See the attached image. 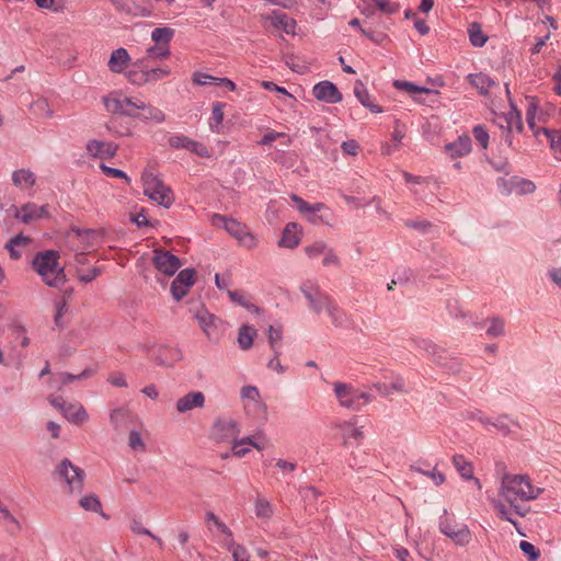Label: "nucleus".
Here are the masks:
<instances>
[{
    "label": "nucleus",
    "instance_id": "1",
    "mask_svg": "<svg viewBox=\"0 0 561 561\" xmlns=\"http://www.w3.org/2000/svg\"><path fill=\"white\" fill-rule=\"evenodd\" d=\"M33 267L49 287L59 288L67 283L65 268L59 263L57 251L47 250L37 253L33 260Z\"/></svg>",
    "mask_w": 561,
    "mask_h": 561
},
{
    "label": "nucleus",
    "instance_id": "2",
    "mask_svg": "<svg viewBox=\"0 0 561 561\" xmlns=\"http://www.w3.org/2000/svg\"><path fill=\"white\" fill-rule=\"evenodd\" d=\"M539 493L540 490L531 485L527 476H505L502 480L501 495L518 515H524V513L519 511L516 502L534 500Z\"/></svg>",
    "mask_w": 561,
    "mask_h": 561
},
{
    "label": "nucleus",
    "instance_id": "3",
    "mask_svg": "<svg viewBox=\"0 0 561 561\" xmlns=\"http://www.w3.org/2000/svg\"><path fill=\"white\" fill-rule=\"evenodd\" d=\"M104 237V230L70 228L66 233L68 251H89Z\"/></svg>",
    "mask_w": 561,
    "mask_h": 561
},
{
    "label": "nucleus",
    "instance_id": "4",
    "mask_svg": "<svg viewBox=\"0 0 561 561\" xmlns=\"http://www.w3.org/2000/svg\"><path fill=\"white\" fill-rule=\"evenodd\" d=\"M144 194L158 205L170 208L174 202L171 188L152 173L142 175Z\"/></svg>",
    "mask_w": 561,
    "mask_h": 561
},
{
    "label": "nucleus",
    "instance_id": "5",
    "mask_svg": "<svg viewBox=\"0 0 561 561\" xmlns=\"http://www.w3.org/2000/svg\"><path fill=\"white\" fill-rule=\"evenodd\" d=\"M440 530L447 536L456 546H468L471 540V531L465 520L455 515L447 516L440 523Z\"/></svg>",
    "mask_w": 561,
    "mask_h": 561
},
{
    "label": "nucleus",
    "instance_id": "6",
    "mask_svg": "<svg viewBox=\"0 0 561 561\" xmlns=\"http://www.w3.org/2000/svg\"><path fill=\"white\" fill-rule=\"evenodd\" d=\"M214 225H222L226 231L236 238L239 243L248 249H253L257 244V240L244 225L237 221L236 219L226 218L221 215H215L213 217Z\"/></svg>",
    "mask_w": 561,
    "mask_h": 561
},
{
    "label": "nucleus",
    "instance_id": "7",
    "mask_svg": "<svg viewBox=\"0 0 561 561\" xmlns=\"http://www.w3.org/2000/svg\"><path fill=\"white\" fill-rule=\"evenodd\" d=\"M107 112L129 117H140L139 108H145L146 103L130 98L110 96L104 99Z\"/></svg>",
    "mask_w": 561,
    "mask_h": 561
},
{
    "label": "nucleus",
    "instance_id": "8",
    "mask_svg": "<svg viewBox=\"0 0 561 561\" xmlns=\"http://www.w3.org/2000/svg\"><path fill=\"white\" fill-rule=\"evenodd\" d=\"M59 477L66 482L70 492H81L84 483V471L72 465L69 459H64L58 468Z\"/></svg>",
    "mask_w": 561,
    "mask_h": 561
},
{
    "label": "nucleus",
    "instance_id": "9",
    "mask_svg": "<svg viewBox=\"0 0 561 561\" xmlns=\"http://www.w3.org/2000/svg\"><path fill=\"white\" fill-rule=\"evenodd\" d=\"M152 263L154 267L167 276H172L181 267V261L178 256L162 249H154Z\"/></svg>",
    "mask_w": 561,
    "mask_h": 561
},
{
    "label": "nucleus",
    "instance_id": "10",
    "mask_svg": "<svg viewBox=\"0 0 561 561\" xmlns=\"http://www.w3.org/2000/svg\"><path fill=\"white\" fill-rule=\"evenodd\" d=\"M196 271L194 268L182 270L171 284V293L175 300H181L194 285Z\"/></svg>",
    "mask_w": 561,
    "mask_h": 561
},
{
    "label": "nucleus",
    "instance_id": "11",
    "mask_svg": "<svg viewBox=\"0 0 561 561\" xmlns=\"http://www.w3.org/2000/svg\"><path fill=\"white\" fill-rule=\"evenodd\" d=\"M239 434L238 423L233 420H218L213 427V436L218 442H234Z\"/></svg>",
    "mask_w": 561,
    "mask_h": 561
},
{
    "label": "nucleus",
    "instance_id": "12",
    "mask_svg": "<svg viewBox=\"0 0 561 561\" xmlns=\"http://www.w3.org/2000/svg\"><path fill=\"white\" fill-rule=\"evenodd\" d=\"M270 21L271 25L276 30H282L284 33L290 36L298 35V23L294 18L282 13L279 11H273L271 14L264 18Z\"/></svg>",
    "mask_w": 561,
    "mask_h": 561
},
{
    "label": "nucleus",
    "instance_id": "13",
    "mask_svg": "<svg viewBox=\"0 0 561 561\" xmlns=\"http://www.w3.org/2000/svg\"><path fill=\"white\" fill-rule=\"evenodd\" d=\"M312 93L318 101L325 103H339L342 101V94L330 81H321L313 87Z\"/></svg>",
    "mask_w": 561,
    "mask_h": 561
},
{
    "label": "nucleus",
    "instance_id": "14",
    "mask_svg": "<svg viewBox=\"0 0 561 561\" xmlns=\"http://www.w3.org/2000/svg\"><path fill=\"white\" fill-rule=\"evenodd\" d=\"M48 216L47 206H36L35 204H24L20 209L15 210L14 217L24 224L37 220Z\"/></svg>",
    "mask_w": 561,
    "mask_h": 561
},
{
    "label": "nucleus",
    "instance_id": "15",
    "mask_svg": "<svg viewBox=\"0 0 561 561\" xmlns=\"http://www.w3.org/2000/svg\"><path fill=\"white\" fill-rule=\"evenodd\" d=\"M170 144L174 148H184L203 158H210L207 147L201 142L194 141L185 136H176L170 139Z\"/></svg>",
    "mask_w": 561,
    "mask_h": 561
},
{
    "label": "nucleus",
    "instance_id": "16",
    "mask_svg": "<svg viewBox=\"0 0 561 561\" xmlns=\"http://www.w3.org/2000/svg\"><path fill=\"white\" fill-rule=\"evenodd\" d=\"M302 228L296 222L285 226L278 245L287 249H295L301 241Z\"/></svg>",
    "mask_w": 561,
    "mask_h": 561
},
{
    "label": "nucleus",
    "instance_id": "17",
    "mask_svg": "<svg viewBox=\"0 0 561 561\" xmlns=\"http://www.w3.org/2000/svg\"><path fill=\"white\" fill-rule=\"evenodd\" d=\"M170 75V69L168 68H154L147 71H142L140 73L136 71H129L128 78L133 83L141 84L153 81H159Z\"/></svg>",
    "mask_w": 561,
    "mask_h": 561
},
{
    "label": "nucleus",
    "instance_id": "18",
    "mask_svg": "<svg viewBox=\"0 0 561 561\" xmlns=\"http://www.w3.org/2000/svg\"><path fill=\"white\" fill-rule=\"evenodd\" d=\"M62 415L68 422L77 426L83 425L89 421L87 409L79 403H67V407L62 409Z\"/></svg>",
    "mask_w": 561,
    "mask_h": 561
},
{
    "label": "nucleus",
    "instance_id": "19",
    "mask_svg": "<svg viewBox=\"0 0 561 561\" xmlns=\"http://www.w3.org/2000/svg\"><path fill=\"white\" fill-rule=\"evenodd\" d=\"M502 181H503L504 190L508 194L520 195V194L531 193L535 190V185L533 182L524 180V179H518L516 176H510V178L503 179Z\"/></svg>",
    "mask_w": 561,
    "mask_h": 561
},
{
    "label": "nucleus",
    "instance_id": "20",
    "mask_svg": "<svg viewBox=\"0 0 561 561\" xmlns=\"http://www.w3.org/2000/svg\"><path fill=\"white\" fill-rule=\"evenodd\" d=\"M204 403L205 396L202 392H190L176 401V410L184 413L194 408H202Z\"/></svg>",
    "mask_w": 561,
    "mask_h": 561
},
{
    "label": "nucleus",
    "instance_id": "21",
    "mask_svg": "<svg viewBox=\"0 0 561 561\" xmlns=\"http://www.w3.org/2000/svg\"><path fill=\"white\" fill-rule=\"evenodd\" d=\"M339 428L342 432L344 446H352L354 443H358L364 436L362 427L356 426L354 422L341 423L339 424Z\"/></svg>",
    "mask_w": 561,
    "mask_h": 561
},
{
    "label": "nucleus",
    "instance_id": "22",
    "mask_svg": "<svg viewBox=\"0 0 561 561\" xmlns=\"http://www.w3.org/2000/svg\"><path fill=\"white\" fill-rule=\"evenodd\" d=\"M129 62V54L125 48L121 47L112 51L108 60V68L114 73H121L127 68Z\"/></svg>",
    "mask_w": 561,
    "mask_h": 561
},
{
    "label": "nucleus",
    "instance_id": "23",
    "mask_svg": "<svg viewBox=\"0 0 561 561\" xmlns=\"http://www.w3.org/2000/svg\"><path fill=\"white\" fill-rule=\"evenodd\" d=\"M87 150L92 157L111 158L116 153L117 146L112 142L91 140L87 145Z\"/></svg>",
    "mask_w": 561,
    "mask_h": 561
},
{
    "label": "nucleus",
    "instance_id": "24",
    "mask_svg": "<svg viewBox=\"0 0 561 561\" xmlns=\"http://www.w3.org/2000/svg\"><path fill=\"white\" fill-rule=\"evenodd\" d=\"M291 201L296 204L298 210L312 224L317 222L316 213L324 208L322 203L310 205L297 195H291Z\"/></svg>",
    "mask_w": 561,
    "mask_h": 561
},
{
    "label": "nucleus",
    "instance_id": "25",
    "mask_svg": "<svg viewBox=\"0 0 561 561\" xmlns=\"http://www.w3.org/2000/svg\"><path fill=\"white\" fill-rule=\"evenodd\" d=\"M354 94L356 95L358 101L362 103V105L367 107L368 110H370L373 113H375V114L382 113L381 106L374 104L370 101V95H369L365 84L363 83V81H360V80L356 81L355 87H354Z\"/></svg>",
    "mask_w": 561,
    "mask_h": 561
},
{
    "label": "nucleus",
    "instance_id": "26",
    "mask_svg": "<svg viewBox=\"0 0 561 561\" xmlns=\"http://www.w3.org/2000/svg\"><path fill=\"white\" fill-rule=\"evenodd\" d=\"M80 507L85 512L99 514L107 519L108 516L103 511V505L99 496L95 494H85L79 500Z\"/></svg>",
    "mask_w": 561,
    "mask_h": 561
},
{
    "label": "nucleus",
    "instance_id": "27",
    "mask_svg": "<svg viewBox=\"0 0 561 561\" xmlns=\"http://www.w3.org/2000/svg\"><path fill=\"white\" fill-rule=\"evenodd\" d=\"M446 150L450 152L451 158L466 156L471 151V139L466 135L460 136L454 142L446 145Z\"/></svg>",
    "mask_w": 561,
    "mask_h": 561
},
{
    "label": "nucleus",
    "instance_id": "28",
    "mask_svg": "<svg viewBox=\"0 0 561 561\" xmlns=\"http://www.w3.org/2000/svg\"><path fill=\"white\" fill-rule=\"evenodd\" d=\"M12 181L16 187L26 190L35 185L36 176L28 169H19L12 173Z\"/></svg>",
    "mask_w": 561,
    "mask_h": 561
},
{
    "label": "nucleus",
    "instance_id": "29",
    "mask_svg": "<svg viewBox=\"0 0 561 561\" xmlns=\"http://www.w3.org/2000/svg\"><path fill=\"white\" fill-rule=\"evenodd\" d=\"M195 318L203 331L210 336L216 329V318L214 314L209 313L208 310L202 307L196 311Z\"/></svg>",
    "mask_w": 561,
    "mask_h": 561
},
{
    "label": "nucleus",
    "instance_id": "30",
    "mask_svg": "<svg viewBox=\"0 0 561 561\" xmlns=\"http://www.w3.org/2000/svg\"><path fill=\"white\" fill-rule=\"evenodd\" d=\"M254 514L259 519L270 520L274 515V507L267 499L257 496L254 502Z\"/></svg>",
    "mask_w": 561,
    "mask_h": 561
},
{
    "label": "nucleus",
    "instance_id": "31",
    "mask_svg": "<svg viewBox=\"0 0 561 561\" xmlns=\"http://www.w3.org/2000/svg\"><path fill=\"white\" fill-rule=\"evenodd\" d=\"M257 335V331L249 324H244L239 329L238 344L242 350H249L253 345V340Z\"/></svg>",
    "mask_w": 561,
    "mask_h": 561
},
{
    "label": "nucleus",
    "instance_id": "32",
    "mask_svg": "<svg viewBox=\"0 0 561 561\" xmlns=\"http://www.w3.org/2000/svg\"><path fill=\"white\" fill-rule=\"evenodd\" d=\"M30 242L31 239L27 236L20 233L9 240L5 244V249L9 251L11 259L18 260L21 257V252L16 248L26 247Z\"/></svg>",
    "mask_w": 561,
    "mask_h": 561
},
{
    "label": "nucleus",
    "instance_id": "33",
    "mask_svg": "<svg viewBox=\"0 0 561 561\" xmlns=\"http://www.w3.org/2000/svg\"><path fill=\"white\" fill-rule=\"evenodd\" d=\"M334 390H335L336 397L339 398L342 407H344V408L353 407L354 398L352 396L350 386L342 383V382H336L334 385Z\"/></svg>",
    "mask_w": 561,
    "mask_h": 561
},
{
    "label": "nucleus",
    "instance_id": "34",
    "mask_svg": "<svg viewBox=\"0 0 561 561\" xmlns=\"http://www.w3.org/2000/svg\"><path fill=\"white\" fill-rule=\"evenodd\" d=\"M244 445L252 446L259 450L263 448V446H260L252 437H247L240 440H234L232 444V453L233 455L238 457L244 456L247 453L250 451L249 447H244Z\"/></svg>",
    "mask_w": 561,
    "mask_h": 561
},
{
    "label": "nucleus",
    "instance_id": "35",
    "mask_svg": "<svg viewBox=\"0 0 561 561\" xmlns=\"http://www.w3.org/2000/svg\"><path fill=\"white\" fill-rule=\"evenodd\" d=\"M537 105L535 103H531L529 105V108L527 111V124L529 126V128L533 130L534 133V136L539 140L541 141V137H542V129H545L543 127H539L537 125V121H540L539 118H537Z\"/></svg>",
    "mask_w": 561,
    "mask_h": 561
},
{
    "label": "nucleus",
    "instance_id": "36",
    "mask_svg": "<svg viewBox=\"0 0 561 561\" xmlns=\"http://www.w3.org/2000/svg\"><path fill=\"white\" fill-rule=\"evenodd\" d=\"M173 35L174 30L171 27H157L152 31L151 38L157 43V45L169 46Z\"/></svg>",
    "mask_w": 561,
    "mask_h": 561
},
{
    "label": "nucleus",
    "instance_id": "37",
    "mask_svg": "<svg viewBox=\"0 0 561 561\" xmlns=\"http://www.w3.org/2000/svg\"><path fill=\"white\" fill-rule=\"evenodd\" d=\"M468 33L470 42L473 46L481 47L488 41V37L482 33L480 24L476 22L469 25Z\"/></svg>",
    "mask_w": 561,
    "mask_h": 561
},
{
    "label": "nucleus",
    "instance_id": "38",
    "mask_svg": "<svg viewBox=\"0 0 561 561\" xmlns=\"http://www.w3.org/2000/svg\"><path fill=\"white\" fill-rule=\"evenodd\" d=\"M394 87L399 90H403V91L408 92L409 94H415V93H426V94L435 93V94H437L438 93L435 90H432V89H428L425 87H419V85H415L408 81H396Z\"/></svg>",
    "mask_w": 561,
    "mask_h": 561
},
{
    "label": "nucleus",
    "instance_id": "39",
    "mask_svg": "<svg viewBox=\"0 0 561 561\" xmlns=\"http://www.w3.org/2000/svg\"><path fill=\"white\" fill-rule=\"evenodd\" d=\"M453 461L462 478L473 479V469L469 461H467L462 456H455Z\"/></svg>",
    "mask_w": 561,
    "mask_h": 561
},
{
    "label": "nucleus",
    "instance_id": "40",
    "mask_svg": "<svg viewBox=\"0 0 561 561\" xmlns=\"http://www.w3.org/2000/svg\"><path fill=\"white\" fill-rule=\"evenodd\" d=\"M139 111L144 112V114L140 115V117H142L144 119L153 121L156 123H162L165 119V115L161 110L153 107L147 103L146 107L139 108Z\"/></svg>",
    "mask_w": 561,
    "mask_h": 561
},
{
    "label": "nucleus",
    "instance_id": "41",
    "mask_svg": "<svg viewBox=\"0 0 561 561\" xmlns=\"http://www.w3.org/2000/svg\"><path fill=\"white\" fill-rule=\"evenodd\" d=\"M504 119L506 122V128L508 131H512L514 128H516L518 131L522 130V118L515 106L512 105Z\"/></svg>",
    "mask_w": 561,
    "mask_h": 561
},
{
    "label": "nucleus",
    "instance_id": "42",
    "mask_svg": "<svg viewBox=\"0 0 561 561\" xmlns=\"http://www.w3.org/2000/svg\"><path fill=\"white\" fill-rule=\"evenodd\" d=\"M76 274L80 282L88 284L94 280L101 274V270L96 266L89 267L88 270L77 268Z\"/></svg>",
    "mask_w": 561,
    "mask_h": 561
},
{
    "label": "nucleus",
    "instance_id": "43",
    "mask_svg": "<svg viewBox=\"0 0 561 561\" xmlns=\"http://www.w3.org/2000/svg\"><path fill=\"white\" fill-rule=\"evenodd\" d=\"M470 82L477 87L482 93H486L489 88L492 84V81L490 78L485 75L478 73V75H471L469 77Z\"/></svg>",
    "mask_w": 561,
    "mask_h": 561
},
{
    "label": "nucleus",
    "instance_id": "44",
    "mask_svg": "<svg viewBox=\"0 0 561 561\" xmlns=\"http://www.w3.org/2000/svg\"><path fill=\"white\" fill-rule=\"evenodd\" d=\"M325 250L327 244L323 241H317L310 245H307L305 248V253L307 254L308 257L314 259L324 254Z\"/></svg>",
    "mask_w": 561,
    "mask_h": 561
},
{
    "label": "nucleus",
    "instance_id": "45",
    "mask_svg": "<svg viewBox=\"0 0 561 561\" xmlns=\"http://www.w3.org/2000/svg\"><path fill=\"white\" fill-rule=\"evenodd\" d=\"M229 549L232 553L233 561H250V553L243 546L231 545Z\"/></svg>",
    "mask_w": 561,
    "mask_h": 561
},
{
    "label": "nucleus",
    "instance_id": "46",
    "mask_svg": "<svg viewBox=\"0 0 561 561\" xmlns=\"http://www.w3.org/2000/svg\"><path fill=\"white\" fill-rule=\"evenodd\" d=\"M375 2L376 8L383 13L393 14L399 10V4L391 2V0H371Z\"/></svg>",
    "mask_w": 561,
    "mask_h": 561
},
{
    "label": "nucleus",
    "instance_id": "47",
    "mask_svg": "<svg viewBox=\"0 0 561 561\" xmlns=\"http://www.w3.org/2000/svg\"><path fill=\"white\" fill-rule=\"evenodd\" d=\"M542 137L550 142L551 148L561 151V131L551 133L548 129H542Z\"/></svg>",
    "mask_w": 561,
    "mask_h": 561
},
{
    "label": "nucleus",
    "instance_id": "48",
    "mask_svg": "<svg viewBox=\"0 0 561 561\" xmlns=\"http://www.w3.org/2000/svg\"><path fill=\"white\" fill-rule=\"evenodd\" d=\"M206 520L208 523H213L221 534L231 536L229 527L222 523L213 512H208L206 514Z\"/></svg>",
    "mask_w": 561,
    "mask_h": 561
},
{
    "label": "nucleus",
    "instance_id": "49",
    "mask_svg": "<svg viewBox=\"0 0 561 561\" xmlns=\"http://www.w3.org/2000/svg\"><path fill=\"white\" fill-rule=\"evenodd\" d=\"M519 549L528 556L529 561H537L539 558V550L528 541H520Z\"/></svg>",
    "mask_w": 561,
    "mask_h": 561
},
{
    "label": "nucleus",
    "instance_id": "50",
    "mask_svg": "<svg viewBox=\"0 0 561 561\" xmlns=\"http://www.w3.org/2000/svg\"><path fill=\"white\" fill-rule=\"evenodd\" d=\"M473 136L483 149L488 148L489 134L482 126H476L473 128Z\"/></svg>",
    "mask_w": 561,
    "mask_h": 561
},
{
    "label": "nucleus",
    "instance_id": "51",
    "mask_svg": "<svg viewBox=\"0 0 561 561\" xmlns=\"http://www.w3.org/2000/svg\"><path fill=\"white\" fill-rule=\"evenodd\" d=\"M228 295H229V297H230V299L232 301L238 302L239 305L243 306L244 308H247L249 310H252L254 312H259L260 311L259 307H256L254 305H251V304H248L245 301L244 297L242 295H240L238 291L229 290Z\"/></svg>",
    "mask_w": 561,
    "mask_h": 561
},
{
    "label": "nucleus",
    "instance_id": "52",
    "mask_svg": "<svg viewBox=\"0 0 561 561\" xmlns=\"http://www.w3.org/2000/svg\"><path fill=\"white\" fill-rule=\"evenodd\" d=\"M147 53L152 58H168L170 55V48L165 45H157L149 48Z\"/></svg>",
    "mask_w": 561,
    "mask_h": 561
},
{
    "label": "nucleus",
    "instance_id": "53",
    "mask_svg": "<svg viewBox=\"0 0 561 561\" xmlns=\"http://www.w3.org/2000/svg\"><path fill=\"white\" fill-rule=\"evenodd\" d=\"M241 397L244 400H250V401L257 403L259 399H260V393H259L257 388H255L253 386H245L241 390Z\"/></svg>",
    "mask_w": 561,
    "mask_h": 561
},
{
    "label": "nucleus",
    "instance_id": "54",
    "mask_svg": "<svg viewBox=\"0 0 561 561\" xmlns=\"http://www.w3.org/2000/svg\"><path fill=\"white\" fill-rule=\"evenodd\" d=\"M306 298L309 300L310 302V306L317 311L319 312L323 305H325L327 302V298L325 297H322L321 295H316L313 296L312 294L310 293H306Z\"/></svg>",
    "mask_w": 561,
    "mask_h": 561
},
{
    "label": "nucleus",
    "instance_id": "55",
    "mask_svg": "<svg viewBox=\"0 0 561 561\" xmlns=\"http://www.w3.org/2000/svg\"><path fill=\"white\" fill-rule=\"evenodd\" d=\"M193 82L195 84H198V85H206V84H209L211 82H217V78L211 77V76L206 75V73L196 72V73L193 75Z\"/></svg>",
    "mask_w": 561,
    "mask_h": 561
},
{
    "label": "nucleus",
    "instance_id": "56",
    "mask_svg": "<svg viewBox=\"0 0 561 561\" xmlns=\"http://www.w3.org/2000/svg\"><path fill=\"white\" fill-rule=\"evenodd\" d=\"M73 254V263L75 268H83V265L87 263V251H70Z\"/></svg>",
    "mask_w": 561,
    "mask_h": 561
},
{
    "label": "nucleus",
    "instance_id": "57",
    "mask_svg": "<svg viewBox=\"0 0 561 561\" xmlns=\"http://www.w3.org/2000/svg\"><path fill=\"white\" fill-rule=\"evenodd\" d=\"M129 446L133 449H144V442L138 432L131 431L129 433Z\"/></svg>",
    "mask_w": 561,
    "mask_h": 561
},
{
    "label": "nucleus",
    "instance_id": "58",
    "mask_svg": "<svg viewBox=\"0 0 561 561\" xmlns=\"http://www.w3.org/2000/svg\"><path fill=\"white\" fill-rule=\"evenodd\" d=\"M92 375V370L91 369H84L80 375L76 376V375H72V374H65L62 376V383L66 385L68 382H71L76 379H83V378H88Z\"/></svg>",
    "mask_w": 561,
    "mask_h": 561
},
{
    "label": "nucleus",
    "instance_id": "59",
    "mask_svg": "<svg viewBox=\"0 0 561 561\" xmlns=\"http://www.w3.org/2000/svg\"><path fill=\"white\" fill-rule=\"evenodd\" d=\"M358 148V144L355 140H347L342 144L343 151L350 156H356Z\"/></svg>",
    "mask_w": 561,
    "mask_h": 561
},
{
    "label": "nucleus",
    "instance_id": "60",
    "mask_svg": "<svg viewBox=\"0 0 561 561\" xmlns=\"http://www.w3.org/2000/svg\"><path fill=\"white\" fill-rule=\"evenodd\" d=\"M213 118L217 125H220L224 121V104L216 103L213 106Z\"/></svg>",
    "mask_w": 561,
    "mask_h": 561
},
{
    "label": "nucleus",
    "instance_id": "61",
    "mask_svg": "<svg viewBox=\"0 0 561 561\" xmlns=\"http://www.w3.org/2000/svg\"><path fill=\"white\" fill-rule=\"evenodd\" d=\"M325 256L323 259V265L324 266H329V265H337L339 264V257L337 255L332 251V250H325L324 252Z\"/></svg>",
    "mask_w": 561,
    "mask_h": 561
},
{
    "label": "nucleus",
    "instance_id": "62",
    "mask_svg": "<svg viewBox=\"0 0 561 561\" xmlns=\"http://www.w3.org/2000/svg\"><path fill=\"white\" fill-rule=\"evenodd\" d=\"M101 169L110 176H113V178H122V179H126L128 181V178L127 175L119 169H114V168H110V167H106L104 164L101 165Z\"/></svg>",
    "mask_w": 561,
    "mask_h": 561
},
{
    "label": "nucleus",
    "instance_id": "63",
    "mask_svg": "<svg viewBox=\"0 0 561 561\" xmlns=\"http://www.w3.org/2000/svg\"><path fill=\"white\" fill-rule=\"evenodd\" d=\"M130 220L138 227H147L150 225V221L147 219L144 211H140L139 214L131 216Z\"/></svg>",
    "mask_w": 561,
    "mask_h": 561
},
{
    "label": "nucleus",
    "instance_id": "64",
    "mask_svg": "<svg viewBox=\"0 0 561 561\" xmlns=\"http://www.w3.org/2000/svg\"><path fill=\"white\" fill-rule=\"evenodd\" d=\"M282 339V332L274 327L268 328V341L272 347H274L275 343Z\"/></svg>",
    "mask_w": 561,
    "mask_h": 561
}]
</instances>
